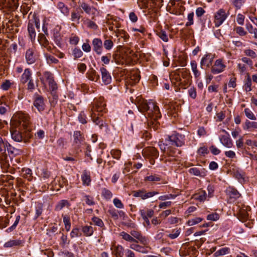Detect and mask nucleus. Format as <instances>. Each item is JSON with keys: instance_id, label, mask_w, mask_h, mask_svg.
I'll list each match as a JSON object with an SVG mask.
<instances>
[{"instance_id": "f257e3e1", "label": "nucleus", "mask_w": 257, "mask_h": 257, "mask_svg": "<svg viewBox=\"0 0 257 257\" xmlns=\"http://www.w3.org/2000/svg\"><path fill=\"white\" fill-rule=\"evenodd\" d=\"M29 116L22 112L14 115L11 121L10 132L12 139L15 142H26L24 135L28 136L30 123Z\"/></svg>"}, {"instance_id": "f03ea898", "label": "nucleus", "mask_w": 257, "mask_h": 257, "mask_svg": "<svg viewBox=\"0 0 257 257\" xmlns=\"http://www.w3.org/2000/svg\"><path fill=\"white\" fill-rule=\"evenodd\" d=\"M138 107L141 112H146L147 116L150 118L148 121L149 126L154 130H157L159 123L157 120L161 117V114L159 107L156 105L155 102L152 100H143L140 103Z\"/></svg>"}, {"instance_id": "7ed1b4c3", "label": "nucleus", "mask_w": 257, "mask_h": 257, "mask_svg": "<svg viewBox=\"0 0 257 257\" xmlns=\"http://www.w3.org/2000/svg\"><path fill=\"white\" fill-rule=\"evenodd\" d=\"M105 109V104L103 99L99 98L95 101L90 110V116L92 121L96 125H98L100 129H102L105 125L102 120L99 119V116L100 115L99 113L103 112Z\"/></svg>"}, {"instance_id": "20e7f679", "label": "nucleus", "mask_w": 257, "mask_h": 257, "mask_svg": "<svg viewBox=\"0 0 257 257\" xmlns=\"http://www.w3.org/2000/svg\"><path fill=\"white\" fill-rule=\"evenodd\" d=\"M183 136L178 134L168 136L166 142L170 146L181 147L184 144Z\"/></svg>"}, {"instance_id": "39448f33", "label": "nucleus", "mask_w": 257, "mask_h": 257, "mask_svg": "<svg viewBox=\"0 0 257 257\" xmlns=\"http://www.w3.org/2000/svg\"><path fill=\"white\" fill-rule=\"evenodd\" d=\"M226 65L221 59H218L215 60L214 64L211 68V72L213 74H217L223 72L225 68Z\"/></svg>"}, {"instance_id": "423d86ee", "label": "nucleus", "mask_w": 257, "mask_h": 257, "mask_svg": "<svg viewBox=\"0 0 257 257\" xmlns=\"http://www.w3.org/2000/svg\"><path fill=\"white\" fill-rule=\"evenodd\" d=\"M227 16L228 14H227L223 9H219L214 15V24L215 27H219L226 20Z\"/></svg>"}, {"instance_id": "0eeeda50", "label": "nucleus", "mask_w": 257, "mask_h": 257, "mask_svg": "<svg viewBox=\"0 0 257 257\" xmlns=\"http://www.w3.org/2000/svg\"><path fill=\"white\" fill-rule=\"evenodd\" d=\"M18 0H0V9L15 10L18 7Z\"/></svg>"}, {"instance_id": "6e6552de", "label": "nucleus", "mask_w": 257, "mask_h": 257, "mask_svg": "<svg viewBox=\"0 0 257 257\" xmlns=\"http://www.w3.org/2000/svg\"><path fill=\"white\" fill-rule=\"evenodd\" d=\"M157 191H151L146 192L144 190H141L137 191H134L133 196L135 197H140L143 200L151 198L155 195L158 194Z\"/></svg>"}, {"instance_id": "1a4fd4ad", "label": "nucleus", "mask_w": 257, "mask_h": 257, "mask_svg": "<svg viewBox=\"0 0 257 257\" xmlns=\"http://www.w3.org/2000/svg\"><path fill=\"white\" fill-rule=\"evenodd\" d=\"M214 58V55L211 54H207L205 55L202 58L200 61V67H202L203 66L209 67L211 65L213 59Z\"/></svg>"}, {"instance_id": "9d476101", "label": "nucleus", "mask_w": 257, "mask_h": 257, "mask_svg": "<svg viewBox=\"0 0 257 257\" xmlns=\"http://www.w3.org/2000/svg\"><path fill=\"white\" fill-rule=\"evenodd\" d=\"M100 72L103 83L105 85L110 83L111 82V77L106 69L102 67L100 68Z\"/></svg>"}, {"instance_id": "9b49d317", "label": "nucleus", "mask_w": 257, "mask_h": 257, "mask_svg": "<svg viewBox=\"0 0 257 257\" xmlns=\"http://www.w3.org/2000/svg\"><path fill=\"white\" fill-rule=\"evenodd\" d=\"M221 144L227 148H231L233 145V142L229 135H222L219 137Z\"/></svg>"}, {"instance_id": "f8f14e48", "label": "nucleus", "mask_w": 257, "mask_h": 257, "mask_svg": "<svg viewBox=\"0 0 257 257\" xmlns=\"http://www.w3.org/2000/svg\"><path fill=\"white\" fill-rule=\"evenodd\" d=\"M73 138L74 145L77 147H80L81 145H83L85 143L84 139L80 132L79 131L74 132L73 134Z\"/></svg>"}, {"instance_id": "ddd939ff", "label": "nucleus", "mask_w": 257, "mask_h": 257, "mask_svg": "<svg viewBox=\"0 0 257 257\" xmlns=\"http://www.w3.org/2000/svg\"><path fill=\"white\" fill-rule=\"evenodd\" d=\"M93 50L97 54H100L102 51V42L98 38H95L92 41Z\"/></svg>"}, {"instance_id": "4468645a", "label": "nucleus", "mask_w": 257, "mask_h": 257, "mask_svg": "<svg viewBox=\"0 0 257 257\" xmlns=\"http://www.w3.org/2000/svg\"><path fill=\"white\" fill-rule=\"evenodd\" d=\"M189 172L195 176L203 177L206 175L207 171L204 168H191L189 170Z\"/></svg>"}, {"instance_id": "2eb2a0df", "label": "nucleus", "mask_w": 257, "mask_h": 257, "mask_svg": "<svg viewBox=\"0 0 257 257\" xmlns=\"http://www.w3.org/2000/svg\"><path fill=\"white\" fill-rule=\"evenodd\" d=\"M34 50L33 48L29 49L26 53V59L28 64H33L36 61V58L34 56Z\"/></svg>"}, {"instance_id": "dca6fc26", "label": "nucleus", "mask_w": 257, "mask_h": 257, "mask_svg": "<svg viewBox=\"0 0 257 257\" xmlns=\"http://www.w3.org/2000/svg\"><path fill=\"white\" fill-rule=\"evenodd\" d=\"M112 252L116 257H122L124 249L120 245H113L111 248Z\"/></svg>"}, {"instance_id": "f3484780", "label": "nucleus", "mask_w": 257, "mask_h": 257, "mask_svg": "<svg viewBox=\"0 0 257 257\" xmlns=\"http://www.w3.org/2000/svg\"><path fill=\"white\" fill-rule=\"evenodd\" d=\"M34 105L39 111H43L44 109V102L43 97L40 96L37 97L34 102Z\"/></svg>"}, {"instance_id": "a211bd4d", "label": "nucleus", "mask_w": 257, "mask_h": 257, "mask_svg": "<svg viewBox=\"0 0 257 257\" xmlns=\"http://www.w3.org/2000/svg\"><path fill=\"white\" fill-rule=\"evenodd\" d=\"M250 210V208L248 206H243L239 210V215L240 217L242 218V221L249 217Z\"/></svg>"}, {"instance_id": "6ab92c4d", "label": "nucleus", "mask_w": 257, "mask_h": 257, "mask_svg": "<svg viewBox=\"0 0 257 257\" xmlns=\"http://www.w3.org/2000/svg\"><path fill=\"white\" fill-rule=\"evenodd\" d=\"M32 73L30 69H25L24 73L21 76V81L22 83L25 84L30 80H32Z\"/></svg>"}, {"instance_id": "aec40b11", "label": "nucleus", "mask_w": 257, "mask_h": 257, "mask_svg": "<svg viewBox=\"0 0 257 257\" xmlns=\"http://www.w3.org/2000/svg\"><path fill=\"white\" fill-rule=\"evenodd\" d=\"M137 242H134L130 244V247L135 250L137 251L143 253H147L148 252V250H147V247H145L142 246H141L137 243Z\"/></svg>"}, {"instance_id": "412c9836", "label": "nucleus", "mask_w": 257, "mask_h": 257, "mask_svg": "<svg viewBox=\"0 0 257 257\" xmlns=\"http://www.w3.org/2000/svg\"><path fill=\"white\" fill-rule=\"evenodd\" d=\"M144 155L153 157H157L159 155V153L157 149L154 147H150L143 151Z\"/></svg>"}, {"instance_id": "4be33fe9", "label": "nucleus", "mask_w": 257, "mask_h": 257, "mask_svg": "<svg viewBox=\"0 0 257 257\" xmlns=\"http://www.w3.org/2000/svg\"><path fill=\"white\" fill-rule=\"evenodd\" d=\"M33 23H28V31L30 39L32 41L35 40L36 38V33L35 29V27L33 26Z\"/></svg>"}, {"instance_id": "5701e85b", "label": "nucleus", "mask_w": 257, "mask_h": 257, "mask_svg": "<svg viewBox=\"0 0 257 257\" xmlns=\"http://www.w3.org/2000/svg\"><path fill=\"white\" fill-rule=\"evenodd\" d=\"M87 74L89 79L91 81L97 82L99 79V75L93 69H90Z\"/></svg>"}, {"instance_id": "b1692460", "label": "nucleus", "mask_w": 257, "mask_h": 257, "mask_svg": "<svg viewBox=\"0 0 257 257\" xmlns=\"http://www.w3.org/2000/svg\"><path fill=\"white\" fill-rule=\"evenodd\" d=\"M41 80L43 83L45 84L46 83H49V82L53 81L54 79L51 73L49 72H45L41 78Z\"/></svg>"}, {"instance_id": "393cba45", "label": "nucleus", "mask_w": 257, "mask_h": 257, "mask_svg": "<svg viewBox=\"0 0 257 257\" xmlns=\"http://www.w3.org/2000/svg\"><path fill=\"white\" fill-rule=\"evenodd\" d=\"M243 128L245 130L248 131H252L254 129H257V122L246 120Z\"/></svg>"}, {"instance_id": "a878e982", "label": "nucleus", "mask_w": 257, "mask_h": 257, "mask_svg": "<svg viewBox=\"0 0 257 257\" xmlns=\"http://www.w3.org/2000/svg\"><path fill=\"white\" fill-rule=\"evenodd\" d=\"M191 70L195 78L200 77L201 73L197 69V64L195 61H192L190 63Z\"/></svg>"}, {"instance_id": "bb28decb", "label": "nucleus", "mask_w": 257, "mask_h": 257, "mask_svg": "<svg viewBox=\"0 0 257 257\" xmlns=\"http://www.w3.org/2000/svg\"><path fill=\"white\" fill-rule=\"evenodd\" d=\"M82 181L83 182V184L84 185L88 186L89 185L91 179L89 173L87 171H85L83 172L82 175L81 176Z\"/></svg>"}, {"instance_id": "cd10ccee", "label": "nucleus", "mask_w": 257, "mask_h": 257, "mask_svg": "<svg viewBox=\"0 0 257 257\" xmlns=\"http://www.w3.org/2000/svg\"><path fill=\"white\" fill-rule=\"evenodd\" d=\"M140 77L137 71L133 72L130 77L129 83L131 84H134L140 81Z\"/></svg>"}, {"instance_id": "c85d7f7f", "label": "nucleus", "mask_w": 257, "mask_h": 257, "mask_svg": "<svg viewBox=\"0 0 257 257\" xmlns=\"http://www.w3.org/2000/svg\"><path fill=\"white\" fill-rule=\"evenodd\" d=\"M22 243V241L20 240H10L6 242L4 244V247H11L15 246H18Z\"/></svg>"}, {"instance_id": "c756f323", "label": "nucleus", "mask_w": 257, "mask_h": 257, "mask_svg": "<svg viewBox=\"0 0 257 257\" xmlns=\"http://www.w3.org/2000/svg\"><path fill=\"white\" fill-rule=\"evenodd\" d=\"M122 238L126 241L133 242H138V241L133 238L131 234H129L124 231L121 232L120 234Z\"/></svg>"}, {"instance_id": "7c9ffc66", "label": "nucleus", "mask_w": 257, "mask_h": 257, "mask_svg": "<svg viewBox=\"0 0 257 257\" xmlns=\"http://www.w3.org/2000/svg\"><path fill=\"white\" fill-rule=\"evenodd\" d=\"M82 231L85 235L87 236H91L93 233V227L91 226H84L82 227Z\"/></svg>"}, {"instance_id": "2f4dec72", "label": "nucleus", "mask_w": 257, "mask_h": 257, "mask_svg": "<svg viewBox=\"0 0 257 257\" xmlns=\"http://www.w3.org/2000/svg\"><path fill=\"white\" fill-rule=\"evenodd\" d=\"M207 197V194L205 191H201L198 193L194 196L195 199L198 200L200 201H204Z\"/></svg>"}, {"instance_id": "473e14b6", "label": "nucleus", "mask_w": 257, "mask_h": 257, "mask_svg": "<svg viewBox=\"0 0 257 257\" xmlns=\"http://www.w3.org/2000/svg\"><path fill=\"white\" fill-rule=\"evenodd\" d=\"M69 203L66 200H62L60 201L56 206V210H61L65 206H69Z\"/></svg>"}, {"instance_id": "72a5a7b5", "label": "nucleus", "mask_w": 257, "mask_h": 257, "mask_svg": "<svg viewBox=\"0 0 257 257\" xmlns=\"http://www.w3.org/2000/svg\"><path fill=\"white\" fill-rule=\"evenodd\" d=\"M203 220V218L201 217H197L193 218L190 219L188 220L187 224L189 226H193L198 224Z\"/></svg>"}, {"instance_id": "f704fd0d", "label": "nucleus", "mask_w": 257, "mask_h": 257, "mask_svg": "<svg viewBox=\"0 0 257 257\" xmlns=\"http://www.w3.org/2000/svg\"><path fill=\"white\" fill-rule=\"evenodd\" d=\"M22 176L30 180L31 179L32 170L29 168H23L22 169Z\"/></svg>"}, {"instance_id": "c9c22d12", "label": "nucleus", "mask_w": 257, "mask_h": 257, "mask_svg": "<svg viewBox=\"0 0 257 257\" xmlns=\"http://www.w3.org/2000/svg\"><path fill=\"white\" fill-rule=\"evenodd\" d=\"M57 8L60 10L62 13L64 15H68L69 13V10L68 8L65 5V4L62 2H59L57 4Z\"/></svg>"}, {"instance_id": "e433bc0d", "label": "nucleus", "mask_w": 257, "mask_h": 257, "mask_svg": "<svg viewBox=\"0 0 257 257\" xmlns=\"http://www.w3.org/2000/svg\"><path fill=\"white\" fill-rule=\"evenodd\" d=\"M142 212H144L145 215L148 218L152 217L154 213V211L151 209H143L140 210V214L141 216Z\"/></svg>"}, {"instance_id": "4c0bfd02", "label": "nucleus", "mask_w": 257, "mask_h": 257, "mask_svg": "<svg viewBox=\"0 0 257 257\" xmlns=\"http://www.w3.org/2000/svg\"><path fill=\"white\" fill-rule=\"evenodd\" d=\"M83 201L89 206L93 205L95 204L93 198L90 196L85 195L83 196Z\"/></svg>"}, {"instance_id": "58836bf2", "label": "nucleus", "mask_w": 257, "mask_h": 257, "mask_svg": "<svg viewBox=\"0 0 257 257\" xmlns=\"http://www.w3.org/2000/svg\"><path fill=\"white\" fill-rule=\"evenodd\" d=\"M63 221L65 225V228L67 231H69L71 228L70 218L67 216L63 217Z\"/></svg>"}, {"instance_id": "ea45409f", "label": "nucleus", "mask_w": 257, "mask_h": 257, "mask_svg": "<svg viewBox=\"0 0 257 257\" xmlns=\"http://www.w3.org/2000/svg\"><path fill=\"white\" fill-rule=\"evenodd\" d=\"M84 24L87 27H88V28H89L90 29H92L93 30H96L97 28V26L96 25V24L94 22H93L89 19H87V20H85L84 21Z\"/></svg>"}, {"instance_id": "a19ab883", "label": "nucleus", "mask_w": 257, "mask_h": 257, "mask_svg": "<svg viewBox=\"0 0 257 257\" xmlns=\"http://www.w3.org/2000/svg\"><path fill=\"white\" fill-rule=\"evenodd\" d=\"M236 178L238 180V181L242 183L245 181V173L242 171H236L235 174Z\"/></svg>"}, {"instance_id": "79ce46f5", "label": "nucleus", "mask_w": 257, "mask_h": 257, "mask_svg": "<svg viewBox=\"0 0 257 257\" xmlns=\"http://www.w3.org/2000/svg\"><path fill=\"white\" fill-rule=\"evenodd\" d=\"M70 236L71 238L79 237L81 235V232L78 228H74L70 232Z\"/></svg>"}, {"instance_id": "37998d69", "label": "nucleus", "mask_w": 257, "mask_h": 257, "mask_svg": "<svg viewBox=\"0 0 257 257\" xmlns=\"http://www.w3.org/2000/svg\"><path fill=\"white\" fill-rule=\"evenodd\" d=\"M175 197H176L175 195H173L172 194H169L160 196L159 197L158 199L161 201H165V200H169V199H174L175 198Z\"/></svg>"}, {"instance_id": "c03bdc74", "label": "nucleus", "mask_w": 257, "mask_h": 257, "mask_svg": "<svg viewBox=\"0 0 257 257\" xmlns=\"http://www.w3.org/2000/svg\"><path fill=\"white\" fill-rule=\"evenodd\" d=\"M244 113L245 116L251 120H255L256 119L255 115L253 112L249 108H245L244 109Z\"/></svg>"}, {"instance_id": "a18cd8bd", "label": "nucleus", "mask_w": 257, "mask_h": 257, "mask_svg": "<svg viewBox=\"0 0 257 257\" xmlns=\"http://www.w3.org/2000/svg\"><path fill=\"white\" fill-rule=\"evenodd\" d=\"M102 195L106 199H110L112 196L111 192L105 188L102 190Z\"/></svg>"}, {"instance_id": "49530a36", "label": "nucleus", "mask_w": 257, "mask_h": 257, "mask_svg": "<svg viewBox=\"0 0 257 257\" xmlns=\"http://www.w3.org/2000/svg\"><path fill=\"white\" fill-rule=\"evenodd\" d=\"M92 220L95 225L102 227L104 226L102 220L99 218L94 216L92 218Z\"/></svg>"}, {"instance_id": "de8ad7c7", "label": "nucleus", "mask_w": 257, "mask_h": 257, "mask_svg": "<svg viewBox=\"0 0 257 257\" xmlns=\"http://www.w3.org/2000/svg\"><path fill=\"white\" fill-rule=\"evenodd\" d=\"M113 203L114 205L117 208L122 209L124 208V205L121 202V200L117 198H115L113 200Z\"/></svg>"}, {"instance_id": "09e8293b", "label": "nucleus", "mask_w": 257, "mask_h": 257, "mask_svg": "<svg viewBox=\"0 0 257 257\" xmlns=\"http://www.w3.org/2000/svg\"><path fill=\"white\" fill-rule=\"evenodd\" d=\"M188 93L190 97L193 99L196 98L197 93L196 89L194 87H190L188 90Z\"/></svg>"}, {"instance_id": "8fccbe9b", "label": "nucleus", "mask_w": 257, "mask_h": 257, "mask_svg": "<svg viewBox=\"0 0 257 257\" xmlns=\"http://www.w3.org/2000/svg\"><path fill=\"white\" fill-rule=\"evenodd\" d=\"M245 54L252 58H257V54L251 49H246L244 51Z\"/></svg>"}, {"instance_id": "3c124183", "label": "nucleus", "mask_w": 257, "mask_h": 257, "mask_svg": "<svg viewBox=\"0 0 257 257\" xmlns=\"http://www.w3.org/2000/svg\"><path fill=\"white\" fill-rule=\"evenodd\" d=\"M219 218V215L216 213H213L210 214H208L207 216V219L208 220H211L215 221L218 220Z\"/></svg>"}, {"instance_id": "603ef678", "label": "nucleus", "mask_w": 257, "mask_h": 257, "mask_svg": "<svg viewBox=\"0 0 257 257\" xmlns=\"http://www.w3.org/2000/svg\"><path fill=\"white\" fill-rule=\"evenodd\" d=\"M103 45L106 50H109L112 48L113 43L111 40L107 39L104 41Z\"/></svg>"}, {"instance_id": "864d4df0", "label": "nucleus", "mask_w": 257, "mask_h": 257, "mask_svg": "<svg viewBox=\"0 0 257 257\" xmlns=\"http://www.w3.org/2000/svg\"><path fill=\"white\" fill-rule=\"evenodd\" d=\"M251 80L250 78L248 76L246 79V82L244 85V89L246 92H248L251 91Z\"/></svg>"}, {"instance_id": "5fc2aeb1", "label": "nucleus", "mask_w": 257, "mask_h": 257, "mask_svg": "<svg viewBox=\"0 0 257 257\" xmlns=\"http://www.w3.org/2000/svg\"><path fill=\"white\" fill-rule=\"evenodd\" d=\"M229 195L230 197L234 198H238L240 196V194L239 192L235 189H231L228 190Z\"/></svg>"}, {"instance_id": "6e6d98bb", "label": "nucleus", "mask_w": 257, "mask_h": 257, "mask_svg": "<svg viewBox=\"0 0 257 257\" xmlns=\"http://www.w3.org/2000/svg\"><path fill=\"white\" fill-rule=\"evenodd\" d=\"M42 205L41 204L38 205L36 207V212L34 217L35 219H37L42 214Z\"/></svg>"}, {"instance_id": "4d7b16f0", "label": "nucleus", "mask_w": 257, "mask_h": 257, "mask_svg": "<svg viewBox=\"0 0 257 257\" xmlns=\"http://www.w3.org/2000/svg\"><path fill=\"white\" fill-rule=\"evenodd\" d=\"M169 145L168 143L165 144V143L161 142L159 143V146L161 149V150L163 152L169 151L171 152V149L170 147H168L167 146Z\"/></svg>"}, {"instance_id": "13d9d810", "label": "nucleus", "mask_w": 257, "mask_h": 257, "mask_svg": "<svg viewBox=\"0 0 257 257\" xmlns=\"http://www.w3.org/2000/svg\"><path fill=\"white\" fill-rule=\"evenodd\" d=\"M193 17L194 13H191L188 15L187 20L188 21L186 23V26H189L193 24Z\"/></svg>"}, {"instance_id": "bf43d9fd", "label": "nucleus", "mask_w": 257, "mask_h": 257, "mask_svg": "<svg viewBox=\"0 0 257 257\" xmlns=\"http://www.w3.org/2000/svg\"><path fill=\"white\" fill-rule=\"evenodd\" d=\"M145 180L150 182H157L160 180V178L157 175H150L145 178Z\"/></svg>"}, {"instance_id": "052dcab7", "label": "nucleus", "mask_w": 257, "mask_h": 257, "mask_svg": "<svg viewBox=\"0 0 257 257\" xmlns=\"http://www.w3.org/2000/svg\"><path fill=\"white\" fill-rule=\"evenodd\" d=\"M81 8L84 11V12L89 14L91 12V7L85 3H82L80 5Z\"/></svg>"}, {"instance_id": "680f3d73", "label": "nucleus", "mask_w": 257, "mask_h": 257, "mask_svg": "<svg viewBox=\"0 0 257 257\" xmlns=\"http://www.w3.org/2000/svg\"><path fill=\"white\" fill-rule=\"evenodd\" d=\"M158 36L163 41L165 42L168 41V37L165 31L161 30L158 33Z\"/></svg>"}, {"instance_id": "e2e57ef3", "label": "nucleus", "mask_w": 257, "mask_h": 257, "mask_svg": "<svg viewBox=\"0 0 257 257\" xmlns=\"http://www.w3.org/2000/svg\"><path fill=\"white\" fill-rule=\"evenodd\" d=\"M180 233V229H176L172 231V233H170L168 236L171 239H175L177 238Z\"/></svg>"}, {"instance_id": "0e129e2a", "label": "nucleus", "mask_w": 257, "mask_h": 257, "mask_svg": "<svg viewBox=\"0 0 257 257\" xmlns=\"http://www.w3.org/2000/svg\"><path fill=\"white\" fill-rule=\"evenodd\" d=\"M229 252V249L227 247H224L220 249L219 250H217L215 254L217 255H223L227 253H228Z\"/></svg>"}, {"instance_id": "69168bd1", "label": "nucleus", "mask_w": 257, "mask_h": 257, "mask_svg": "<svg viewBox=\"0 0 257 257\" xmlns=\"http://www.w3.org/2000/svg\"><path fill=\"white\" fill-rule=\"evenodd\" d=\"M111 154L114 158L118 160L120 157L121 152L118 150H112L111 151Z\"/></svg>"}, {"instance_id": "338daca9", "label": "nucleus", "mask_w": 257, "mask_h": 257, "mask_svg": "<svg viewBox=\"0 0 257 257\" xmlns=\"http://www.w3.org/2000/svg\"><path fill=\"white\" fill-rule=\"evenodd\" d=\"M235 144L237 148L241 149L243 147V139L242 137H240L239 138L236 140Z\"/></svg>"}, {"instance_id": "774afa93", "label": "nucleus", "mask_w": 257, "mask_h": 257, "mask_svg": "<svg viewBox=\"0 0 257 257\" xmlns=\"http://www.w3.org/2000/svg\"><path fill=\"white\" fill-rule=\"evenodd\" d=\"M80 16L78 13L73 12L71 14V21L73 22L79 23Z\"/></svg>"}]
</instances>
